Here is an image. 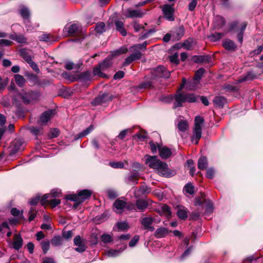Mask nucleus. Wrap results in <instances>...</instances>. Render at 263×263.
Masks as SVG:
<instances>
[{
	"mask_svg": "<svg viewBox=\"0 0 263 263\" xmlns=\"http://www.w3.org/2000/svg\"><path fill=\"white\" fill-rule=\"evenodd\" d=\"M204 122V119L200 116H197L195 119V127L193 130V134L191 137V141L195 144L198 143L199 139L201 137L202 125Z\"/></svg>",
	"mask_w": 263,
	"mask_h": 263,
	"instance_id": "nucleus-1",
	"label": "nucleus"
},
{
	"mask_svg": "<svg viewBox=\"0 0 263 263\" xmlns=\"http://www.w3.org/2000/svg\"><path fill=\"white\" fill-rule=\"evenodd\" d=\"M92 192L89 190H83L80 191L78 194H71L66 196L67 200L73 201L77 204L82 203L85 200L90 197Z\"/></svg>",
	"mask_w": 263,
	"mask_h": 263,
	"instance_id": "nucleus-2",
	"label": "nucleus"
},
{
	"mask_svg": "<svg viewBox=\"0 0 263 263\" xmlns=\"http://www.w3.org/2000/svg\"><path fill=\"white\" fill-rule=\"evenodd\" d=\"M112 65L111 61L110 59H106L102 62L93 68V74L94 76H98L101 78H106L107 76L103 71H105Z\"/></svg>",
	"mask_w": 263,
	"mask_h": 263,
	"instance_id": "nucleus-3",
	"label": "nucleus"
},
{
	"mask_svg": "<svg viewBox=\"0 0 263 263\" xmlns=\"http://www.w3.org/2000/svg\"><path fill=\"white\" fill-rule=\"evenodd\" d=\"M19 96L24 104H28L37 101L40 95L37 92L31 90L28 91L23 90L19 93Z\"/></svg>",
	"mask_w": 263,
	"mask_h": 263,
	"instance_id": "nucleus-4",
	"label": "nucleus"
},
{
	"mask_svg": "<svg viewBox=\"0 0 263 263\" xmlns=\"http://www.w3.org/2000/svg\"><path fill=\"white\" fill-rule=\"evenodd\" d=\"M81 32V26L77 24H68L63 29V34L65 36L78 35Z\"/></svg>",
	"mask_w": 263,
	"mask_h": 263,
	"instance_id": "nucleus-5",
	"label": "nucleus"
},
{
	"mask_svg": "<svg viewBox=\"0 0 263 263\" xmlns=\"http://www.w3.org/2000/svg\"><path fill=\"white\" fill-rule=\"evenodd\" d=\"M157 173L165 177H171L173 175L171 170L168 167V165L164 162L160 160L158 166L155 168Z\"/></svg>",
	"mask_w": 263,
	"mask_h": 263,
	"instance_id": "nucleus-6",
	"label": "nucleus"
},
{
	"mask_svg": "<svg viewBox=\"0 0 263 263\" xmlns=\"http://www.w3.org/2000/svg\"><path fill=\"white\" fill-rule=\"evenodd\" d=\"M162 11L164 14V17L170 21L174 20L175 17L174 13L175 12L174 8L173 6L165 4L162 7Z\"/></svg>",
	"mask_w": 263,
	"mask_h": 263,
	"instance_id": "nucleus-7",
	"label": "nucleus"
},
{
	"mask_svg": "<svg viewBox=\"0 0 263 263\" xmlns=\"http://www.w3.org/2000/svg\"><path fill=\"white\" fill-rule=\"evenodd\" d=\"M153 77L165 78H167L170 77V73L167 71L165 67L159 66L154 69L152 72Z\"/></svg>",
	"mask_w": 263,
	"mask_h": 263,
	"instance_id": "nucleus-8",
	"label": "nucleus"
},
{
	"mask_svg": "<svg viewBox=\"0 0 263 263\" xmlns=\"http://www.w3.org/2000/svg\"><path fill=\"white\" fill-rule=\"evenodd\" d=\"M154 219L151 216H145L141 218L140 222L144 230H147L151 232L155 230V228L152 226Z\"/></svg>",
	"mask_w": 263,
	"mask_h": 263,
	"instance_id": "nucleus-9",
	"label": "nucleus"
},
{
	"mask_svg": "<svg viewBox=\"0 0 263 263\" xmlns=\"http://www.w3.org/2000/svg\"><path fill=\"white\" fill-rule=\"evenodd\" d=\"M55 114V110L53 109H50L44 112L40 117L39 123L41 125H46L54 117Z\"/></svg>",
	"mask_w": 263,
	"mask_h": 263,
	"instance_id": "nucleus-10",
	"label": "nucleus"
},
{
	"mask_svg": "<svg viewBox=\"0 0 263 263\" xmlns=\"http://www.w3.org/2000/svg\"><path fill=\"white\" fill-rule=\"evenodd\" d=\"M145 163L148 165L150 168L155 170L156 167L160 163V160L157 158V156H151L149 155H146Z\"/></svg>",
	"mask_w": 263,
	"mask_h": 263,
	"instance_id": "nucleus-11",
	"label": "nucleus"
},
{
	"mask_svg": "<svg viewBox=\"0 0 263 263\" xmlns=\"http://www.w3.org/2000/svg\"><path fill=\"white\" fill-rule=\"evenodd\" d=\"M73 243L75 246H78V247L75 249V250L78 252H83L86 249V246L80 235H78L74 237Z\"/></svg>",
	"mask_w": 263,
	"mask_h": 263,
	"instance_id": "nucleus-12",
	"label": "nucleus"
},
{
	"mask_svg": "<svg viewBox=\"0 0 263 263\" xmlns=\"http://www.w3.org/2000/svg\"><path fill=\"white\" fill-rule=\"evenodd\" d=\"M128 57H127L123 64V66L129 65L133 61L139 60L141 58L142 54L141 52H133Z\"/></svg>",
	"mask_w": 263,
	"mask_h": 263,
	"instance_id": "nucleus-13",
	"label": "nucleus"
},
{
	"mask_svg": "<svg viewBox=\"0 0 263 263\" xmlns=\"http://www.w3.org/2000/svg\"><path fill=\"white\" fill-rule=\"evenodd\" d=\"M158 149L159 150L160 156L164 159H166L171 157L172 155L171 149L166 146H163L161 145H158Z\"/></svg>",
	"mask_w": 263,
	"mask_h": 263,
	"instance_id": "nucleus-14",
	"label": "nucleus"
},
{
	"mask_svg": "<svg viewBox=\"0 0 263 263\" xmlns=\"http://www.w3.org/2000/svg\"><path fill=\"white\" fill-rule=\"evenodd\" d=\"M151 191V189L149 187L143 185L141 186L139 190L135 191L134 196L136 198H139L142 195L148 194Z\"/></svg>",
	"mask_w": 263,
	"mask_h": 263,
	"instance_id": "nucleus-15",
	"label": "nucleus"
},
{
	"mask_svg": "<svg viewBox=\"0 0 263 263\" xmlns=\"http://www.w3.org/2000/svg\"><path fill=\"white\" fill-rule=\"evenodd\" d=\"M185 30L183 26H180L175 29V30L172 32V37L174 40L178 41L180 40L184 34Z\"/></svg>",
	"mask_w": 263,
	"mask_h": 263,
	"instance_id": "nucleus-16",
	"label": "nucleus"
},
{
	"mask_svg": "<svg viewBox=\"0 0 263 263\" xmlns=\"http://www.w3.org/2000/svg\"><path fill=\"white\" fill-rule=\"evenodd\" d=\"M19 13L21 16L23 17L24 22L26 25H27L28 23H30V12L29 10L27 8H22L20 10Z\"/></svg>",
	"mask_w": 263,
	"mask_h": 263,
	"instance_id": "nucleus-17",
	"label": "nucleus"
},
{
	"mask_svg": "<svg viewBox=\"0 0 263 263\" xmlns=\"http://www.w3.org/2000/svg\"><path fill=\"white\" fill-rule=\"evenodd\" d=\"M23 240L20 234H15L13 237V242H12L13 248L16 250H18L23 246Z\"/></svg>",
	"mask_w": 263,
	"mask_h": 263,
	"instance_id": "nucleus-18",
	"label": "nucleus"
},
{
	"mask_svg": "<svg viewBox=\"0 0 263 263\" xmlns=\"http://www.w3.org/2000/svg\"><path fill=\"white\" fill-rule=\"evenodd\" d=\"M114 206L117 213H121L124 209H125L126 202L120 199H117L114 203Z\"/></svg>",
	"mask_w": 263,
	"mask_h": 263,
	"instance_id": "nucleus-19",
	"label": "nucleus"
},
{
	"mask_svg": "<svg viewBox=\"0 0 263 263\" xmlns=\"http://www.w3.org/2000/svg\"><path fill=\"white\" fill-rule=\"evenodd\" d=\"M175 102L174 103V108L182 106V103L185 102V94L178 93L175 96Z\"/></svg>",
	"mask_w": 263,
	"mask_h": 263,
	"instance_id": "nucleus-20",
	"label": "nucleus"
},
{
	"mask_svg": "<svg viewBox=\"0 0 263 263\" xmlns=\"http://www.w3.org/2000/svg\"><path fill=\"white\" fill-rule=\"evenodd\" d=\"M144 13L141 11L140 10H132L130 9H128L127 10L126 13L125 14V15L127 17H142Z\"/></svg>",
	"mask_w": 263,
	"mask_h": 263,
	"instance_id": "nucleus-21",
	"label": "nucleus"
},
{
	"mask_svg": "<svg viewBox=\"0 0 263 263\" xmlns=\"http://www.w3.org/2000/svg\"><path fill=\"white\" fill-rule=\"evenodd\" d=\"M135 204L136 211L138 210L141 212L145 211L148 205L147 202L145 200L140 199L136 200Z\"/></svg>",
	"mask_w": 263,
	"mask_h": 263,
	"instance_id": "nucleus-22",
	"label": "nucleus"
},
{
	"mask_svg": "<svg viewBox=\"0 0 263 263\" xmlns=\"http://www.w3.org/2000/svg\"><path fill=\"white\" fill-rule=\"evenodd\" d=\"M192 60L195 63H209L211 61V58L208 55H195L193 57Z\"/></svg>",
	"mask_w": 263,
	"mask_h": 263,
	"instance_id": "nucleus-23",
	"label": "nucleus"
},
{
	"mask_svg": "<svg viewBox=\"0 0 263 263\" xmlns=\"http://www.w3.org/2000/svg\"><path fill=\"white\" fill-rule=\"evenodd\" d=\"M255 78L256 76L255 74L252 71H249L246 75L243 76L241 78L236 80V83L238 84L245 81H251Z\"/></svg>",
	"mask_w": 263,
	"mask_h": 263,
	"instance_id": "nucleus-24",
	"label": "nucleus"
},
{
	"mask_svg": "<svg viewBox=\"0 0 263 263\" xmlns=\"http://www.w3.org/2000/svg\"><path fill=\"white\" fill-rule=\"evenodd\" d=\"M138 173L137 172L131 173L125 179L127 183H133L134 184L138 183Z\"/></svg>",
	"mask_w": 263,
	"mask_h": 263,
	"instance_id": "nucleus-25",
	"label": "nucleus"
},
{
	"mask_svg": "<svg viewBox=\"0 0 263 263\" xmlns=\"http://www.w3.org/2000/svg\"><path fill=\"white\" fill-rule=\"evenodd\" d=\"M177 213L180 219L184 220L187 217L188 210L183 206H179Z\"/></svg>",
	"mask_w": 263,
	"mask_h": 263,
	"instance_id": "nucleus-26",
	"label": "nucleus"
},
{
	"mask_svg": "<svg viewBox=\"0 0 263 263\" xmlns=\"http://www.w3.org/2000/svg\"><path fill=\"white\" fill-rule=\"evenodd\" d=\"M168 233L167 229L164 227H160L156 229L155 232V236L156 238H160L165 237Z\"/></svg>",
	"mask_w": 263,
	"mask_h": 263,
	"instance_id": "nucleus-27",
	"label": "nucleus"
},
{
	"mask_svg": "<svg viewBox=\"0 0 263 263\" xmlns=\"http://www.w3.org/2000/svg\"><path fill=\"white\" fill-rule=\"evenodd\" d=\"M9 37L19 43H27V39L23 34H17L15 33L10 34Z\"/></svg>",
	"mask_w": 263,
	"mask_h": 263,
	"instance_id": "nucleus-28",
	"label": "nucleus"
},
{
	"mask_svg": "<svg viewBox=\"0 0 263 263\" xmlns=\"http://www.w3.org/2000/svg\"><path fill=\"white\" fill-rule=\"evenodd\" d=\"M147 42H144L142 44H136L131 46L129 48L131 52H140V50H145L147 46Z\"/></svg>",
	"mask_w": 263,
	"mask_h": 263,
	"instance_id": "nucleus-29",
	"label": "nucleus"
},
{
	"mask_svg": "<svg viewBox=\"0 0 263 263\" xmlns=\"http://www.w3.org/2000/svg\"><path fill=\"white\" fill-rule=\"evenodd\" d=\"M179 132L184 133L189 129V123L186 120H181L177 124Z\"/></svg>",
	"mask_w": 263,
	"mask_h": 263,
	"instance_id": "nucleus-30",
	"label": "nucleus"
},
{
	"mask_svg": "<svg viewBox=\"0 0 263 263\" xmlns=\"http://www.w3.org/2000/svg\"><path fill=\"white\" fill-rule=\"evenodd\" d=\"M208 165V160L205 157H201L198 162V168L201 170H203L207 168Z\"/></svg>",
	"mask_w": 263,
	"mask_h": 263,
	"instance_id": "nucleus-31",
	"label": "nucleus"
},
{
	"mask_svg": "<svg viewBox=\"0 0 263 263\" xmlns=\"http://www.w3.org/2000/svg\"><path fill=\"white\" fill-rule=\"evenodd\" d=\"M116 29L121 34L122 36H125L127 34L126 31L124 28V24L120 21H117L115 22Z\"/></svg>",
	"mask_w": 263,
	"mask_h": 263,
	"instance_id": "nucleus-32",
	"label": "nucleus"
},
{
	"mask_svg": "<svg viewBox=\"0 0 263 263\" xmlns=\"http://www.w3.org/2000/svg\"><path fill=\"white\" fill-rule=\"evenodd\" d=\"M223 46L227 50H234L236 48V46L234 43L229 39L226 40L223 42Z\"/></svg>",
	"mask_w": 263,
	"mask_h": 263,
	"instance_id": "nucleus-33",
	"label": "nucleus"
},
{
	"mask_svg": "<svg viewBox=\"0 0 263 263\" xmlns=\"http://www.w3.org/2000/svg\"><path fill=\"white\" fill-rule=\"evenodd\" d=\"M226 102L225 98L221 96L216 97L213 100L214 104L219 107H223Z\"/></svg>",
	"mask_w": 263,
	"mask_h": 263,
	"instance_id": "nucleus-34",
	"label": "nucleus"
},
{
	"mask_svg": "<svg viewBox=\"0 0 263 263\" xmlns=\"http://www.w3.org/2000/svg\"><path fill=\"white\" fill-rule=\"evenodd\" d=\"M204 69L202 68H199L195 73L193 81L191 83L196 85L200 80L204 73Z\"/></svg>",
	"mask_w": 263,
	"mask_h": 263,
	"instance_id": "nucleus-35",
	"label": "nucleus"
},
{
	"mask_svg": "<svg viewBox=\"0 0 263 263\" xmlns=\"http://www.w3.org/2000/svg\"><path fill=\"white\" fill-rule=\"evenodd\" d=\"M93 128V126L92 125H90L85 130L77 135L75 137V140H77L79 138L86 136V135L89 134L91 132H92Z\"/></svg>",
	"mask_w": 263,
	"mask_h": 263,
	"instance_id": "nucleus-36",
	"label": "nucleus"
},
{
	"mask_svg": "<svg viewBox=\"0 0 263 263\" xmlns=\"http://www.w3.org/2000/svg\"><path fill=\"white\" fill-rule=\"evenodd\" d=\"M126 248V246H125L123 249H119V250H109L106 252V255L108 257H116L118 255H119L123 250H124Z\"/></svg>",
	"mask_w": 263,
	"mask_h": 263,
	"instance_id": "nucleus-37",
	"label": "nucleus"
},
{
	"mask_svg": "<svg viewBox=\"0 0 263 263\" xmlns=\"http://www.w3.org/2000/svg\"><path fill=\"white\" fill-rule=\"evenodd\" d=\"M247 23L246 22L243 23L241 24V28L240 29L239 32L237 34V39L238 41L241 44L243 42V35L245 30L247 27Z\"/></svg>",
	"mask_w": 263,
	"mask_h": 263,
	"instance_id": "nucleus-38",
	"label": "nucleus"
},
{
	"mask_svg": "<svg viewBox=\"0 0 263 263\" xmlns=\"http://www.w3.org/2000/svg\"><path fill=\"white\" fill-rule=\"evenodd\" d=\"M107 97L106 94H102L96 97L92 101V104L94 105H98L104 102V99Z\"/></svg>",
	"mask_w": 263,
	"mask_h": 263,
	"instance_id": "nucleus-39",
	"label": "nucleus"
},
{
	"mask_svg": "<svg viewBox=\"0 0 263 263\" xmlns=\"http://www.w3.org/2000/svg\"><path fill=\"white\" fill-rule=\"evenodd\" d=\"M14 78L16 83L20 87H23L26 83V80L22 76L15 74L14 76Z\"/></svg>",
	"mask_w": 263,
	"mask_h": 263,
	"instance_id": "nucleus-40",
	"label": "nucleus"
},
{
	"mask_svg": "<svg viewBox=\"0 0 263 263\" xmlns=\"http://www.w3.org/2000/svg\"><path fill=\"white\" fill-rule=\"evenodd\" d=\"M193 40L192 39L186 40L181 45V46L187 50H191L193 48Z\"/></svg>",
	"mask_w": 263,
	"mask_h": 263,
	"instance_id": "nucleus-41",
	"label": "nucleus"
},
{
	"mask_svg": "<svg viewBox=\"0 0 263 263\" xmlns=\"http://www.w3.org/2000/svg\"><path fill=\"white\" fill-rule=\"evenodd\" d=\"M51 245L53 246H59L62 243V239L60 236H54L51 240Z\"/></svg>",
	"mask_w": 263,
	"mask_h": 263,
	"instance_id": "nucleus-42",
	"label": "nucleus"
},
{
	"mask_svg": "<svg viewBox=\"0 0 263 263\" xmlns=\"http://www.w3.org/2000/svg\"><path fill=\"white\" fill-rule=\"evenodd\" d=\"M30 133L35 136H38L42 134V128H38L32 126L29 128Z\"/></svg>",
	"mask_w": 263,
	"mask_h": 263,
	"instance_id": "nucleus-43",
	"label": "nucleus"
},
{
	"mask_svg": "<svg viewBox=\"0 0 263 263\" xmlns=\"http://www.w3.org/2000/svg\"><path fill=\"white\" fill-rule=\"evenodd\" d=\"M161 210L163 214L167 217L169 218L171 216V211L170 208L166 205L164 204L161 206Z\"/></svg>",
	"mask_w": 263,
	"mask_h": 263,
	"instance_id": "nucleus-44",
	"label": "nucleus"
},
{
	"mask_svg": "<svg viewBox=\"0 0 263 263\" xmlns=\"http://www.w3.org/2000/svg\"><path fill=\"white\" fill-rule=\"evenodd\" d=\"M205 202H206V200L204 197V195H202L201 197H197L195 198V205H204L205 204Z\"/></svg>",
	"mask_w": 263,
	"mask_h": 263,
	"instance_id": "nucleus-45",
	"label": "nucleus"
},
{
	"mask_svg": "<svg viewBox=\"0 0 263 263\" xmlns=\"http://www.w3.org/2000/svg\"><path fill=\"white\" fill-rule=\"evenodd\" d=\"M91 78V72L89 71H85L80 74V78L84 81L90 80Z\"/></svg>",
	"mask_w": 263,
	"mask_h": 263,
	"instance_id": "nucleus-46",
	"label": "nucleus"
},
{
	"mask_svg": "<svg viewBox=\"0 0 263 263\" xmlns=\"http://www.w3.org/2000/svg\"><path fill=\"white\" fill-rule=\"evenodd\" d=\"M185 101L189 103L195 102L197 101V98L194 94L185 93Z\"/></svg>",
	"mask_w": 263,
	"mask_h": 263,
	"instance_id": "nucleus-47",
	"label": "nucleus"
},
{
	"mask_svg": "<svg viewBox=\"0 0 263 263\" xmlns=\"http://www.w3.org/2000/svg\"><path fill=\"white\" fill-rule=\"evenodd\" d=\"M105 24L103 22L97 24L95 30L97 33H102L105 31Z\"/></svg>",
	"mask_w": 263,
	"mask_h": 263,
	"instance_id": "nucleus-48",
	"label": "nucleus"
},
{
	"mask_svg": "<svg viewBox=\"0 0 263 263\" xmlns=\"http://www.w3.org/2000/svg\"><path fill=\"white\" fill-rule=\"evenodd\" d=\"M184 190L186 193L190 195H193L194 193V187L191 183L186 184L184 186Z\"/></svg>",
	"mask_w": 263,
	"mask_h": 263,
	"instance_id": "nucleus-49",
	"label": "nucleus"
},
{
	"mask_svg": "<svg viewBox=\"0 0 263 263\" xmlns=\"http://www.w3.org/2000/svg\"><path fill=\"white\" fill-rule=\"evenodd\" d=\"M59 130L57 128L51 129L49 134L48 137L49 138H56L59 135Z\"/></svg>",
	"mask_w": 263,
	"mask_h": 263,
	"instance_id": "nucleus-50",
	"label": "nucleus"
},
{
	"mask_svg": "<svg viewBox=\"0 0 263 263\" xmlns=\"http://www.w3.org/2000/svg\"><path fill=\"white\" fill-rule=\"evenodd\" d=\"M21 54L23 58L28 64L32 61L31 57L27 54L25 50H22L21 51Z\"/></svg>",
	"mask_w": 263,
	"mask_h": 263,
	"instance_id": "nucleus-51",
	"label": "nucleus"
},
{
	"mask_svg": "<svg viewBox=\"0 0 263 263\" xmlns=\"http://www.w3.org/2000/svg\"><path fill=\"white\" fill-rule=\"evenodd\" d=\"M101 241L104 243H108L112 241V238L109 234H103L101 237Z\"/></svg>",
	"mask_w": 263,
	"mask_h": 263,
	"instance_id": "nucleus-52",
	"label": "nucleus"
},
{
	"mask_svg": "<svg viewBox=\"0 0 263 263\" xmlns=\"http://www.w3.org/2000/svg\"><path fill=\"white\" fill-rule=\"evenodd\" d=\"M42 248L44 254H46L48 251L50 247V243L48 241H43L41 242Z\"/></svg>",
	"mask_w": 263,
	"mask_h": 263,
	"instance_id": "nucleus-53",
	"label": "nucleus"
},
{
	"mask_svg": "<svg viewBox=\"0 0 263 263\" xmlns=\"http://www.w3.org/2000/svg\"><path fill=\"white\" fill-rule=\"evenodd\" d=\"M117 227L118 229L125 230L128 228V225L126 222H120L117 223Z\"/></svg>",
	"mask_w": 263,
	"mask_h": 263,
	"instance_id": "nucleus-54",
	"label": "nucleus"
},
{
	"mask_svg": "<svg viewBox=\"0 0 263 263\" xmlns=\"http://www.w3.org/2000/svg\"><path fill=\"white\" fill-rule=\"evenodd\" d=\"M128 49L125 47H121L120 49L115 51L112 53V55H118L121 54L125 53L127 52Z\"/></svg>",
	"mask_w": 263,
	"mask_h": 263,
	"instance_id": "nucleus-55",
	"label": "nucleus"
},
{
	"mask_svg": "<svg viewBox=\"0 0 263 263\" xmlns=\"http://www.w3.org/2000/svg\"><path fill=\"white\" fill-rule=\"evenodd\" d=\"M109 165L115 168H120L124 166L123 163L121 162H111L109 163Z\"/></svg>",
	"mask_w": 263,
	"mask_h": 263,
	"instance_id": "nucleus-56",
	"label": "nucleus"
},
{
	"mask_svg": "<svg viewBox=\"0 0 263 263\" xmlns=\"http://www.w3.org/2000/svg\"><path fill=\"white\" fill-rule=\"evenodd\" d=\"M222 34L220 33H215L210 36L211 40L213 42H216L221 38Z\"/></svg>",
	"mask_w": 263,
	"mask_h": 263,
	"instance_id": "nucleus-57",
	"label": "nucleus"
},
{
	"mask_svg": "<svg viewBox=\"0 0 263 263\" xmlns=\"http://www.w3.org/2000/svg\"><path fill=\"white\" fill-rule=\"evenodd\" d=\"M205 205L206 206L205 212L208 213H210L212 211L213 204L211 201L206 200V202H205Z\"/></svg>",
	"mask_w": 263,
	"mask_h": 263,
	"instance_id": "nucleus-58",
	"label": "nucleus"
},
{
	"mask_svg": "<svg viewBox=\"0 0 263 263\" xmlns=\"http://www.w3.org/2000/svg\"><path fill=\"white\" fill-rule=\"evenodd\" d=\"M139 240V236H135L132 240L130 241L129 243V246L130 247H133L136 246V245L137 243Z\"/></svg>",
	"mask_w": 263,
	"mask_h": 263,
	"instance_id": "nucleus-59",
	"label": "nucleus"
},
{
	"mask_svg": "<svg viewBox=\"0 0 263 263\" xmlns=\"http://www.w3.org/2000/svg\"><path fill=\"white\" fill-rule=\"evenodd\" d=\"M107 194L110 199H115L118 196L116 192L113 190H107Z\"/></svg>",
	"mask_w": 263,
	"mask_h": 263,
	"instance_id": "nucleus-60",
	"label": "nucleus"
},
{
	"mask_svg": "<svg viewBox=\"0 0 263 263\" xmlns=\"http://www.w3.org/2000/svg\"><path fill=\"white\" fill-rule=\"evenodd\" d=\"M197 5V0H192L188 5V9L190 11H193Z\"/></svg>",
	"mask_w": 263,
	"mask_h": 263,
	"instance_id": "nucleus-61",
	"label": "nucleus"
},
{
	"mask_svg": "<svg viewBox=\"0 0 263 263\" xmlns=\"http://www.w3.org/2000/svg\"><path fill=\"white\" fill-rule=\"evenodd\" d=\"M61 194V191L58 189H53L51 191L50 195V197H59L60 196Z\"/></svg>",
	"mask_w": 263,
	"mask_h": 263,
	"instance_id": "nucleus-62",
	"label": "nucleus"
},
{
	"mask_svg": "<svg viewBox=\"0 0 263 263\" xmlns=\"http://www.w3.org/2000/svg\"><path fill=\"white\" fill-rule=\"evenodd\" d=\"M125 209L129 211H136V204L132 202H126Z\"/></svg>",
	"mask_w": 263,
	"mask_h": 263,
	"instance_id": "nucleus-63",
	"label": "nucleus"
},
{
	"mask_svg": "<svg viewBox=\"0 0 263 263\" xmlns=\"http://www.w3.org/2000/svg\"><path fill=\"white\" fill-rule=\"evenodd\" d=\"M63 237L66 239H69L71 238L73 236V233L72 231H64L62 233Z\"/></svg>",
	"mask_w": 263,
	"mask_h": 263,
	"instance_id": "nucleus-64",
	"label": "nucleus"
}]
</instances>
